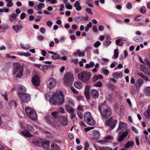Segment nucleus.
<instances>
[{
  "mask_svg": "<svg viewBox=\"0 0 150 150\" xmlns=\"http://www.w3.org/2000/svg\"><path fill=\"white\" fill-rule=\"evenodd\" d=\"M140 70L144 73V72H145L148 69V68L143 64L141 65L140 67Z\"/></svg>",
  "mask_w": 150,
  "mask_h": 150,
  "instance_id": "40",
  "label": "nucleus"
},
{
  "mask_svg": "<svg viewBox=\"0 0 150 150\" xmlns=\"http://www.w3.org/2000/svg\"><path fill=\"white\" fill-rule=\"evenodd\" d=\"M90 86L88 85L86 86L85 87V90L84 93L87 99H89L90 98Z\"/></svg>",
  "mask_w": 150,
  "mask_h": 150,
  "instance_id": "20",
  "label": "nucleus"
},
{
  "mask_svg": "<svg viewBox=\"0 0 150 150\" xmlns=\"http://www.w3.org/2000/svg\"><path fill=\"white\" fill-rule=\"evenodd\" d=\"M56 95H55L54 93L51 98L49 100V101L50 104L52 105H57V100L56 99Z\"/></svg>",
  "mask_w": 150,
  "mask_h": 150,
  "instance_id": "18",
  "label": "nucleus"
},
{
  "mask_svg": "<svg viewBox=\"0 0 150 150\" xmlns=\"http://www.w3.org/2000/svg\"><path fill=\"white\" fill-rule=\"evenodd\" d=\"M106 98L110 102L112 101L113 100L112 96L111 94H108L106 96Z\"/></svg>",
  "mask_w": 150,
  "mask_h": 150,
  "instance_id": "46",
  "label": "nucleus"
},
{
  "mask_svg": "<svg viewBox=\"0 0 150 150\" xmlns=\"http://www.w3.org/2000/svg\"><path fill=\"white\" fill-rule=\"evenodd\" d=\"M65 107L66 110L69 113H71L72 112H74V110L73 108L71 107L68 104H67L65 105Z\"/></svg>",
  "mask_w": 150,
  "mask_h": 150,
  "instance_id": "26",
  "label": "nucleus"
},
{
  "mask_svg": "<svg viewBox=\"0 0 150 150\" xmlns=\"http://www.w3.org/2000/svg\"><path fill=\"white\" fill-rule=\"evenodd\" d=\"M126 7L128 9H130L132 8V6L130 3H128L127 4Z\"/></svg>",
  "mask_w": 150,
  "mask_h": 150,
  "instance_id": "53",
  "label": "nucleus"
},
{
  "mask_svg": "<svg viewBox=\"0 0 150 150\" xmlns=\"http://www.w3.org/2000/svg\"><path fill=\"white\" fill-rule=\"evenodd\" d=\"M102 86V84L100 81L96 82L94 84V86L96 87H100Z\"/></svg>",
  "mask_w": 150,
  "mask_h": 150,
  "instance_id": "50",
  "label": "nucleus"
},
{
  "mask_svg": "<svg viewBox=\"0 0 150 150\" xmlns=\"http://www.w3.org/2000/svg\"><path fill=\"white\" fill-rule=\"evenodd\" d=\"M93 30L94 32L97 33L98 31L97 26L96 25H94L93 26Z\"/></svg>",
  "mask_w": 150,
  "mask_h": 150,
  "instance_id": "56",
  "label": "nucleus"
},
{
  "mask_svg": "<svg viewBox=\"0 0 150 150\" xmlns=\"http://www.w3.org/2000/svg\"><path fill=\"white\" fill-rule=\"evenodd\" d=\"M45 6V4L42 3H40L38 5V8L39 10H40L42 8H44Z\"/></svg>",
  "mask_w": 150,
  "mask_h": 150,
  "instance_id": "47",
  "label": "nucleus"
},
{
  "mask_svg": "<svg viewBox=\"0 0 150 150\" xmlns=\"http://www.w3.org/2000/svg\"><path fill=\"white\" fill-rule=\"evenodd\" d=\"M52 67H53V66L48 65H42V68H40V69H48Z\"/></svg>",
  "mask_w": 150,
  "mask_h": 150,
  "instance_id": "38",
  "label": "nucleus"
},
{
  "mask_svg": "<svg viewBox=\"0 0 150 150\" xmlns=\"http://www.w3.org/2000/svg\"><path fill=\"white\" fill-rule=\"evenodd\" d=\"M129 133V131L128 130H126L125 132L122 133V135L120 136L119 138L118 139V141L120 142L122 141L128 135Z\"/></svg>",
  "mask_w": 150,
  "mask_h": 150,
  "instance_id": "15",
  "label": "nucleus"
},
{
  "mask_svg": "<svg viewBox=\"0 0 150 150\" xmlns=\"http://www.w3.org/2000/svg\"><path fill=\"white\" fill-rule=\"evenodd\" d=\"M144 92L146 96H150V86L146 87L144 90Z\"/></svg>",
  "mask_w": 150,
  "mask_h": 150,
  "instance_id": "29",
  "label": "nucleus"
},
{
  "mask_svg": "<svg viewBox=\"0 0 150 150\" xmlns=\"http://www.w3.org/2000/svg\"><path fill=\"white\" fill-rule=\"evenodd\" d=\"M84 120L88 125H93L96 124L95 120L93 118L89 112L85 113L84 115Z\"/></svg>",
  "mask_w": 150,
  "mask_h": 150,
  "instance_id": "6",
  "label": "nucleus"
},
{
  "mask_svg": "<svg viewBox=\"0 0 150 150\" xmlns=\"http://www.w3.org/2000/svg\"><path fill=\"white\" fill-rule=\"evenodd\" d=\"M50 150H60L59 148L57 145L54 143H52L51 146Z\"/></svg>",
  "mask_w": 150,
  "mask_h": 150,
  "instance_id": "28",
  "label": "nucleus"
},
{
  "mask_svg": "<svg viewBox=\"0 0 150 150\" xmlns=\"http://www.w3.org/2000/svg\"><path fill=\"white\" fill-rule=\"evenodd\" d=\"M42 142L41 140L37 139L35 140L32 142L33 144L39 147L41 146Z\"/></svg>",
  "mask_w": 150,
  "mask_h": 150,
  "instance_id": "25",
  "label": "nucleus"
},
{
  "mask_svg": "<svg viewBox=\"0 0 150 150\" xmlns=\"http://www.w3.org/2000/svg\"><path fill=\"white\" fill-rule=\"evenodd\" d=\"M58 111L62 113H64L65 112V111L64 109L61 107H59L58 109Z\"/></svg>",
  "mask_w": 150,
  "mask_h": 150,
  "instance_id": "60",
  "label": "nucleus"
},
{
  "mask_svg": "<svg viewBox=\"0 0 150 150\" xmlns=\"http://www.w3.org/2000/svg\"><path fill=\"white\" fill-rule=\"evenodd\" d=\"M74 21L76 22H79V21H80L79 16L75 17L74 18Z\"/></svg>",
  "mask_w": 150,
  "mask_h": 150,
  "instance_id": "63",
  "label": "nucleus"
},
{
  "mask_svg": "<svg viewBox=\"0 0 150 150\" xmlns=\"http://www.w3.org/2000/svg\"><path fill=\"white\" fill-rule=\"evenodd\" d=\"M86 11L88 14H90L91 15H92L93 14V13L91 11V9L90 8H86Z\"/></svg>",
  "mask_w": 150,
  "mask_h": 150,
  "instance_id": "51",
  "label": "nucleus"
},
{
  "mask_svg": "<svg viewBox=\"0 0 150 150\" xmlns=\"http://www.w3.org/2000/svg\"><path fill=\"white\" fill-rule=\"evenodd\" d=\"M143 64H147L149 65L150 64V62L147 59H145L143 62Z\"/></svg>",
  "mask_w": 150,
  "mask_h": 150,
  "instance_id": "58",
  "label": "nucleus"
},
{
  "mask_svg": "<svg viewBox=\"0 0 150 150\" xmlns=\"http://www.w3.org/2000/svg\"><path fill=\"white\" fill-rule=\"evenodd\" d=\"M74 79L73 75L70 72H67L64 76V83L67 86H70L72 83Z\"/></svg>",
  "mask_w": 150,
  "mask_h": 150,
  "instance_id": "4",
  "label": "nucleus"
},
{
  "mask_svg": "<svg viewBox=\"0 0 150 150\" xmlns=\"http://www.w3.org/2000/svg\"><path fill=\"white\" fill-rule=\"evenodd\" d=\"M117 122L116 119L113 120L112 117H111L107 120L105 122V124L106 126L110 127V130H112L114 129Z\"/></svg>",
  "mask_w": 150,
  "mask_h": 150,
  "instance_id": "8",
  "label": "nucleus"
},
{
  "mask_svg": "<svg viewBox=\"0 0 150 150\" xmlns=\"http://www.w3.org/2000/svg\"><path fill=\"white\" fill-rule=\"evenodd\" d=\"M56 85L55 79L53 78H50L47 83V88L51 89L54 88Z\"/></svg>",
  "mask_w": 150,
  "mask_h": 150,
  "instance_id": "10",
  "label": "nucleus"
},
{
  "mask_svg": "<svg viewBox=\"0 0 150 150\" xmlns=\"http://www.w3.org/2000/svg\"><path fill=\"white\" fill-rule=\"evenodd\" d=\"M100 149V150H112L110 147L106 146L101 147Z\"/></svg>",
  "mask_w": 150,
  "mask_h": 150,
  "instance_id": "48",
  "label": "nucleus"
},
{
  "mask_svg": "<svg viewBox=\"0 0 150 150\" xmlns=\"http://www.w3.org/2000/svg\"><path fill=\"white\" fill-rule=\"evenodd\" d=\"M144 82L143 80L141 79H138L135 86L137 88H139L143 83Z\"/></svg>",
  "mask_w": 150,
  "mask_h": 150,
  "instance_id": "23",
  "label": "nucleus"
},
{
  "mask_svg": "<svg viewBox=\"0 0 150 150\" xmlns=\"http://www.w3.org/2000/svg\"><path fill=\"white\" fill-rule=\"evenodd\" d=\"M27 115L30 119L34 120H37L38 116L36 112L32 108L27 107L25 108Z\"/></svg>",
  "mask_w": 150,
  "mask_h": 150,
  "instance_id": "5",
  "label": "nucleus"
},
{
  "mask_svg": "<svg viewBox=\"0 0 150 150\" xmlns=\"http://www.w3.org/2000/svg\"><path fill=\"white\" fill-rule=\"evenodd\" d=\"M139 12L142 13L144 14L146 13V7L144 6L141 7L140 8Z\"/></svg>",
  "mask_w": 150,
  "mask_h": 150,
  "instance_id": "44",
  "label": "nucleus"
},
{
  "mask_svg": "<svg viewBox=\"0 0 150 150\" xmlns=\"http://www.w3.org/2000/svg\"><path fill=\"white\" fill-rule=\"evenodd\" d=\"M93 135L91 137L93 140H97L100 136V134L98 130H94L92 132Z\"/></svg>",
  "mask_w": 150,
  "mask_h": 150,
  "instance_id": "12",
  "label": "nucleus"
},
{
  "mask_svg": "<svg viewBox=\"0 0 150 150\" xmlns=\"http://www.w3.org/2000/svg\"><path fill=\"white\" fill-rule=\"evenodd\" d=\"M23 44H21L20 45L21 47L23 49H28L30 48V45L29 44H28L26 45L25 47H23Z\"/></svg>",
  "mask_w": 150,
  "mask_h": 150,
  "instance_id": "52",
  "label": "nucleus"
},
{
  "mask_svg": "<svg viewBox=\"0 0 150 150\" xmlns=\"http://www.w3.org/2000/svg\"><path fill=\"white\" fill-rule=\"evenodd\" d=\"M13 28L16 33L20 32L23 29V26L21 25L13 26Z\"/></svg>",
  "mask_w": 150,
  "mask_h": 150,
  "instance_id": "24",
  "label": "nucleus"
},
{
  "mask_svg": "<svg viewBox=\"0 0 150 150\" xmlns=\"http://www.w3.org/2000/svg\"><path fill=\"white\" fill-rule=\"evenodd\" d=\"M119 52L117 49H115L114 51V57L115 58H117L118 56Z\"/></svg>",
  "mask_w": 150,
  "mask_h": 150,
  "instance_id": "45",
  "label": "nucleus"
},
{
  "mask_svg": "<svg viewBox=\"0 0 150 150\" xmlns=\"http://www.w3.org/2000/svg\"><path fill=\"white\" fill-rule=\"evenodd\" d=\"M127 128V125L125 123L122 122H120L119 123V127L117 129L116 132H117L119 129L123 130L126 129Z\"/></svg>",
  "mask_w": 150,
  "mask_h": 150,
  "instance_id": "19",
  "label": "nucleus"
},
{
  "mask_svg": "<svg viewBox=\"0 0 150 150\" xmlns=\"http://www.w3.org/2000/svg\"><path fill=\"white\" fill-rule=\"evenodd\" d=\"M28 130L30 132H33V133H35L36 132L35 131L34 129L32 126L30 125H27L26 126Z\"/></svg>",
  "mask_w": 150,
  "mask_h": 150,
  "instance_id": "35",
  "label": "nucleus"
},
{
  "mask_svg": "<svg viewBox=\"0 0 150 150\" xmlns=\"http://www.w3.org/2000/svg\"><path fill=\"white\" fill-rule=\"evenodd\" d=\"M144 73L149 77H150V71L148 70V69Z\"/></svg>",
  "mask_w": 150,
  "mask_h": 150,
  "instance_id": "64",
  "label": "nucleus"
},
{
  "mask_svg": "<svg viewBox=\"0 0 150 150\" xmlns=\"http://www.w3.org/2000/svg\"><path fill=\"white\" fill-rule=\"evenodd\" d=\"M45 118L48 123L53 125H56V122L54 119L51 116H45Z\"/></svg>",
  "mask_w": 150,
  "mask_h": 150,
  "instance_id": "13",
  "label": "nucleus"
},
{
  "mask_svg": "<svg viewBox=\"0 0 150 150\" xmlns=\"http://www.w3.org/2000/svg\"><path fill=\"white\" fill-rule=\"evenodd\" d=\"M66 100H67V102L68 103H70L72 106H74V104L71 98L69 97H67L66 98Z\"/></svg>",
  "mask_w": 150,
  "mask_h": 150,
  "instance_id": "41",
  "label": "nucleus"
},
{
  "mask_svg": "<svg viewBox=\"0 0 150 150\" xmlns=\"http://www.w3.org/2000/svg\"><path fill=\"white\" fill-rule=\"evenodd\" d=\"M51 58L54 60L60 59V56L58 54L55 53L51 56Z\"/></svg>",
  "mask_w": 150,
  "mask_h": 150,
  "instance_id": "36",
  "label": "nucleus"
},
{
  "mask_svg": "<svg viewBox=\"0 0 150 150\" xmlns=\"http://www.w3.org/2000/svg\"><path fill=\"white\" fill-rule=\"evenodd\" d=\"M59 118L61 120V122L62 125L65 126L68 124V120L66 118L62 116L60 117Z\"/></svg>",
  "mask_w": 150,
  "mask_h": 150,
  "instance_id": "21",
  "label": "nucleus"
},
{
  "mask_svg": "<svg viewBox=\"0 0 150 150\" xmlns=\"http://www.w3.org/2000/svg\"><path fill=\"white\" fill-rule=\"evenodd\" d=\"M10 104L11 106L16 108L17 106V104L16 101L14 100H11L10 103Z\"/></svg>",
  "mask_w": 150,
  "mask_h": 150,
  "instance_id": "43",
  "label": "nucleus"
},
{
  "mask_svg": "<svg viewBox=\"0 0 150 150\" xmlns=\"http://www.w3.org/2000/svg\"><path fill=\"white\" fill-rule=\"evenodd\" d=\"M112 76L116 79L120 78L122 77V73L121 72H117L113 73Z\"/></svg>",
  "mask_w": 150,
  "mask_h": 150,
  "instance_id": "22",
  "label": "nucleus"
},
{
  "mask_svg": "<svg viewBox=\"0 0 150 150\" xmlns=\"http://www.w3.org/2000/svg\"><path fill=\"white\" fill-rule=\"evenodd\" d=\"M60 94L55 93L56 95V99L57 100V105H60L62 104L64 102V96L62 92H60Z\"/></svg>",
  "mask_w": 150,
  "mask_h": 150,
  "instance_id": "9",
  "label": "nucleus"
},
{
  "mask_svg": "<svg viewBox=\"0 0 150 150\" xmlns=\"http://www.w3.org/2000/svg\"><path fill=\"white\" fill-rule=\"evenodd\" d=\"M117 45L119 46H121L123 44V42L121 40L118 39L115 41Z\"/></svg>",
  "mask_w": 150,
  "mask_h": 150,
  "instance_id": "42",
  "label": "nucleus"
},
{
  "mask_svg": "<svg viewBox=\"0 0 150 150\" xmlns=\"http://www.w3.org/2000/svg\"><path fill=\"white\" fill-rule=\"evenodd\" d=\"M95 64L92 61L90 62L89 64H87L85 65V67L86 68H92L94 66Z\"/></svg>",
  "mask_w": 150,
  "mask_h": 150,
  "instance_id": "34",
  "label": "nucleus"
},
{
  "mask_svg": "<svg viewBox=\"0 0 150 150\" xmlns=\"http://www.w3.org/2000/svg\"><path fill=\"white\" fill-rule=\"evenodd\" d=\"M14 67L13 74H17L16 77L20 78L23 75V69L22 66L18 63H16L14 64Z\"/></svg>",
  "mask_w": 150,
  "mask_h": 150,
  "instance_id": "3",
  "label": "nucleus"
},
{
  "mask_svg": "<svg viewBox=\"0 0 150 150\" xmlns=\"http://www.w3.org/2000/svg\"><path fill=\"white\" fill-rule=\"evenodd\" d=\"M18 92L24 93L26 91V88L23 86L19 85L18 87Z\"/></svg>",
  "mask_w": 150,
  "mask_h": 150,
  "instance_id": "27",
  "label": "nucleus"
},
{
  "mask_svg": "<svg viewBox=\"0 0 150 150\" xmlns=\"http://www.w3.org/2000/svg\"><path fill=\"white\" fill-rule=\"evenodd\" d=\"M134 40L137 42H140L143 40V38H134Z\"/></svg>",
  "mask_w": 150,
  "mask_h": 150,
  "instance_id": "55",
  "label": "nucleus"
},
{
  "mask_svg": "<svg viewBox=\"0 0 150 150\" xmlns=\"http://www.w3.org/2000/svg\"><path fill=\"white\" fill-rule=\"evenodd\" d=\"M134 144V142L132 141L128 142L125 145V147L126 149H128L130 147H132Z\"/></svg>",
  "mask_w": 150,
  "mask_h": 150,
  "instance_id": "31",
  "label": "nucleus"
},
{
  "mask_svg": "<svg viewBox=\"0 0 150 150\" xmlns=\"http://www.w3.org/2000/svg\"><path fill=\"white\" fill-rule=\"evenodd\" d=\"M92 23L91 22H90L87 25V26L85 28V32H87L89 30V29L91 28L92 27Z\"/></svg>",
  "mask_w": 150,
  "mask_h": 150,
  "instance_id": "37",
  "label": "nucleus"
},
{
  "mask_svg": "<svg viewBox=\"0 0 150 150\" xmlns=\"http://www.w3.org/2000/svg\"><path fill=\"white\" fill-rule=\"evenodd\" d=\"M91 76V73L88 71H82L78 75L79 79L83 82L88 81Z\"/></svg>",
  "mask_w": 150,
  "mask_h": 150,
  "instance_id": "2",
  "label": "nucleus"
},
{
  "mask_svg": "<svg viewBox=\"0 0 150 150\" xmlns=\"http://www.w3.org/2000/svg\"><path fill=\"white\" fill-rule=\"evenodd\" d=\"M26 17V14L24 13H22L20 16V18L21 19H23Z\"/></svg>",
  "mask_w": 150,
  "mask_h": 150,
  "instance_id": "62",
  "label": "nucleus"
},
{
  "mask_svg": "<svg viewBox=\"0 0 150 150\" xmlns=\"http://www.w3.org/2000/svg\"><path fill=\"white\" fill-rule=\"evenodd\" d=\"M80 21H82L84 20L87 21L88 20V17L87 16H85V17L79 16Z\"/></svg>",
  "mask_w": 150,
  "mask_h": 150,
  "instance_id": "49",
  "label": "nucleus"
},
{
  "mask_svg": "<svg viewBox=\"0 0 150 150\" xmlns=\"http://www.w3.org/2000/svg\"><path fill=\"white\" fill-rule=\"evenodd\" d=\"M17 53L18 54L20 55L24 56L27 57H29L31 55L30 53L29 52H27L26 53H23L20 52H17Z\"/></svg>",
  "mask_w": 150,
  "mask_h": 150,
  "instance_id": "33",
  "label": "nucleus"
},
{
  "mask_svg": "<svg viewBox=\"0 0 150 150\" xmlns=\"http://www.w3.org/2000/svg\"><path fill=\"white\" fill-rule=\"evenodd\" d=\"M145 115L146 117L150 119V107L148 108L147 111L145 113Z\"/></svg>",
  "mask_w": 150,
  "mask_h": 150,
  "instance_id": "39",
  "label": "nucleus"
},
{
  "mask_svg": "<svg viewBox=\"0 0 150 150\" xmlns=\"http://www.w3.org/2000/svg\"><path fill=\"white\" fill-rule=\"evenodd\" d=\"M98 79V78L97 75H95L92 78V82H95Z\"/></svg>",
  "mask_w": 150,
  "mask_h": 150,
  "instance_id": "61",
  "label": "nucleus"
},
{
  "mask_svg": "<svg viewBox=\"0 0 150 150\" xmlns=\"http://www.w3.org/2000/svg\"><path fill=\"white\" fill-rule=\"evenodd\" d=\"M98 110L102 116L105 118H107L111 115L110 108L105 104V102L100 105Z\"/></svg>",
  "mask_w": 150,
  "mask_h": 150,
  "instance_id": "1",
  "label": "nucleus"
},
{
  "mask_svg": "<svg viewBox=\"0 0 150 150\" xmlns=\"http://www.w3.org/2000/svg\"><path fill=\"white\" fill-rule=\"evenodd\" d=\"M70 89L71 91L75 94H77L78 93V92L73 87H71Z\"/></svg>",
  "mask_w": 150,
  "mask_h": 150,
  "instance_id": "57",
  "label": "nucleus"
},
{
  "mask_svg": "<svg viewBox=\"0 0 150 150\" xmlns=\"http://www.w3.org/2000/svg\"><path fill=\"white\" fill-rule=\"evenodd\" d=\"M17 94L20 100L23 103H27L30 100V96L28 94L22 92H18Z\"/></svg>",
  "mask_w": 150,
  "mask_h": 150,
  "instance_id": "7",
  "label": "nucleus"
},
{
  "mask_svg": "<svg viewBox=\"0 0 150 150\" xmlns=\"http://www.w3.org/2000/svg\"><path fill=\"white\" fill-rule=\"evenodd\" d=\"M50 142L49 141L42 142L41 147L44 149L50 150Z\"/></svg>",
  "mask_w": 150,
  "mask_h": 150,
  "instance_id": "14",
  "label": "nucleus"
},
{
  "mask_svg": "<svg viewBox=\"0 0 150 150\" xmlns=\"http://www.w3.org/2000/svg\"><path fill=\"white\" fill-rule=\"evenodd\" d=\"M74 87L78 89H81L82 88V85L79 81H77L74 83Z\"/></svg>",
  "mask_w": 150,
  "mask_h": 150,
  "instance_id": "32",
  "label": "nucleus"
},
{
  "mask_svg": "<svg viewBox=\"0 0 150 150\" xmlns=\"http://www.w3.org/2000/svg\"><path fill=\"white\" fill-rule=\"evenodd\" d=\"M31 81L33 85L35 86H38L40 85V78L38 75H35L32 78Z\"/></svg>",
  "mask_w": 150,
  "mask_h": 150,
  "instance_id": "11",
  "label": "nucleus"
},
{
  "mask_svg": "<svg viewBox=\"0 0 150 150\" xmlns=\"http://www.w3.org/2000/svg\"><path fill=\"white\" fill-rule=\"evenodd\" d=\"M100 45V42L99 41H97L94 44V47L96 48L98 47Z\"/></svg>",
  "mask_w": 150,
  "mask_h": 150,
  "instance_id": "59",
  "label": "nucleus"
},
{
  "mask_svg": "<svg viewBox=\"0 0 150 150\" xmlns=\"http://www.w3.org/2000/svg\"><path fill=\"white\" fill-rule=\"evenodd\" d=\"M91 95L92 97L96 99L98 97L99 93L98 90L96 89H92L91 91Z\"/></svg>",
  "mask_w": 150,
  "mask_h": 150,
  "instance_id": "17",
  "label": "nucleus"
},
{
  "mask_svg": "<svg viewBox=\"0 0 150 150\" xmlns=\"http://www.w3.org/2000/svg\"><path fill=\"white\" fill-rule=\"evenodd\" d=\"M111 43V41L110 40H106L104 42V45L108 46Z\"/></svg>",
  "mask_w": 150,
  "mask_h": 150,
  "instance_id": "54",
  "label": "nucleus"
},
{
  "mask_svg": "<svg viewBox=\"0 0 150 150\" xmlns=\"http://www.w3.org/2000/svg\"><path fill=\"white\" fill-rule=\"evenodd\" d=\"M21 133L25 137H32L31 134L27 130L23 131Z\"/></svg>",
  "mask_w": 150,
  "mask_h": 150,
  "instance_id": "30",
  "label": "nucleus"
},
{
  "mask_svg": "<svg viewBox=\"0 0 150 150\" xmlns=\"http://www.w3.org/2000/svg\"><path fill=\"white\" fill-rule=\"evenodd\" d=\"M83 108L80 105H79L77 108V112L79 117L82 119L83 118V115L82 112H83Z\"/></svg>",
  "mask_w": 150,
  "mask_h": 150,
  "instance_id": "16",
  "label": "nucleus"
}]
</instances>
